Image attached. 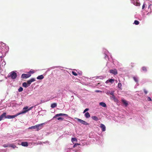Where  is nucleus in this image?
Returning <instances> with one entry per match:
<instances>
[{"label": "nucleus", "mask_w": 152, "mask_h": 152, "mask_svg": "<svg viewBox=\"0 0 152 152\" xmlns=\"http://www.w3.org/2000/svg\"><path fill=\"white\" fill-rule=\"evenodd\" d=\"M44 123H42L40 124L36 125L35 126H31L28 128L29 129H37V131H38L39 130L41 129L42 127V125L44 124Z\"/></svg>", "instance_id": "obj_1"}, {"label": "nucleus", "mask_w": 152, "mask_h": 152, "mask_svg": "<svg viewBox=\"0 0 152 152\" xmlns=\"http://www.w3.org/2000/svg\"><path fill=\"white\" fill-rule=\"evenodd\" d=\"M9 75L13 79H15L17 76V74L14 71L10 73Z\"/></svg>", "instance_id": "obj_2"}, {"label": "nucleus", "mask_w": 152, "mask_h": 152, "mask_svg": "<svg viewBox=\"0 0 152 152\" xmlns=\"http://www.w3.org/2000/svg\"><path fill=\"white\" fill-rule=\"evenodd\" d=\"M21 114V113L20 112L19 113H17L16 115H8L6 116V118H7L9 119L17 117V116H18V115Z\"/></svg>", "instance_id": "obj_3"}, {"label": "nucleus", "mask_w": 152, "mask_h": 152, "mask_svg": "<svg viewBox=\"0 0 152 152\" xmlns=\"http://www.w3.org/2000/svg\"><path fill=\"white\" fill-rule=\"evenodd\" d=\"M31 75L30 74H23L21 75V77L23 79H26L29 77Z\"/></svg>", "instance_id": "obj_4"}, {"label": "nucleus", "mask_w": 152, "mask_h": 152, "mask_svg": "<svg viewBox=\"0 0 152 152\" xmlns=\"http://www.w3.org/2000/svg\"><path fill=\"white\" fill-rule=\"evenodd\" d=\"M77 120V121L80 122L81 124L85 125H88L89 124L87 123L86 121H83L82 119H79L78 118H76Z\"/></svg>", "instance_id": "obj_5"}, {"label": "nucleus", "mask_w": 152, "mask_h": 152, "mask_svg": "<svg viewBox=\"0 0 152 152\" xmlns=\"http://www.w3.org/2000/svg\"><path fill=\"white\" fill-rule=\"evenodd\" d=\"M109 72L114 75H116L118 74L117 70L116 69H111L110 70Z\"/></svg>", "instance_id": "obj_6"}, {"label": "nucleus", "mask_w": 152, "mask_h": 152, "mask_svg": "<svg viewBox=\"0 0 152 152\" xmlns=\"http://www.w3.org/2000/svg\"><path fill=\"white\" fill-rule=\"evenodd\" d=\"M35 80V79L34 78H32L30 79V80L27 81V83L28 85V86H29L31 83L33 82Z\"/></svg>", "instance_id": "obj_7"}, {"label": "nucleus", "mask_w": 152, "mask_h": 152, "mask_svg": "<svg viewBox=\"0 0 152 152\" xmlns=\"http://www.w3.org/2000/svg\"><path fill=\"white\" fill-rule=\"evenodd\" d=\"M35 80V79L34 78H32L30 79V80L27 81V83L28 85V86H29L31 83L33 82Z\"/></svg>", "instance_id": "obj_8"}, {"label": "nucleus", "mask_w": 152, "mask_h": 152, "mask_svg": "<svg viewBox=\"0 0 152 152\" xmlns=\"http://www.w3.org/2000/svg\"><path fill=\"white\" fill-rule=\"evenodd\" d=\"M115 80L114 79H110L106 80L105 82V83L107 84L109 83H110L111 84H112L115 81Z\"/></svg>", "instance_id": "obj_9"}, {"label": "nucleus", "mask_w": 152, "mask_h": 152, "mask_svg": "<svg viewBox=\"0 0 152 152\" xmlns=\"http://www.w3.org/2000/svg\"><path fill=\"white\" fill-rule=\"evenodd\" d=\"M61 116H68V115L64 113H59L56 114L55 116L53 117V118H56L57 117Z\"/></svg>", "instance_id": "obj_10"}, {"label": "nucleus", "mask_w": 152, "mask_h": 152, "mask_svg": "<svg viewBox=\"0 0 152 152\" xmlns=\"http://www.w3.org/2000/svg\"><path fill=\"white\" fill-rule=\"evenodd\" d=\"M100 127L102 128V131L104 132L106 130V127L103 124H101Z\"/></svg>", "instance_id": "obj_11"}, {"label": "nucleus", "mask_w": 152, "mask_h": 152, "mask_svg": "<svg viewBox=\"0 0 152 152\" xmlns=\"http://www.w3.org/2000/svg\"><path fill=\"white\" fill-rule=\"evenodd\" d=\"M6 113H3L0 116V121L2 120V119L4 118L5 117L6 118Z\"/></svg>", "instance_id": "obj_12"}, {"label": "nucleus", "mask_w": 152, "mask_h": 152, "mask_svg": "<svg viewBox=\"0 0 152 152\" xmlns=\"http://www.w3.org/2000/svg\"><path fill=\"white\" fill-rule=\"evenodd\" d=\"M33 107L32 106V107H30V108H29V109H28V110H24V111H23L22 112H21L20 113H21V114L26 113V112H27L28 111L31 110Z\"/></svg>", "instance_id": "obj_13"}, {"label": "nucleus", "mask_w": 152, "mask_h": 152, "mask_svg": "<svg viewBox=\"0 0 152 152\" xmlns=\"http://www.w3.org/2000/svg\"><path fill=\"white\" fill-rule=\"evenodd\" d=\"M21 145L24 146H28V143L26 142H22L21 143Z\"/></svg>", "instance_id": "obj_14"}, {"label": "nucleus", "mask_w": 152, "mask_h": 152, "mask_svg": "<svg viewBox=\"0 0 152 152\" xmlns=\"http://www.w3.org/2000/svg\"><path fill=\"white\" fill-rule=\"evenodd\" d=\"M121 101L122 102L123 104H124L126 106H127L128 105V103L126 100H124L123 99H122L121 100Z\"/></svg>", "instance_id": "obj_15"}, {"label": "nucleus", "mask_w": 152, "mask_h": 152, "mask_svg": "<svg viewBox=\"0 0 152 152\" xmlns=\"http://www.w3.org/2000/svg\"><path fill=\"white\" fill-rule=\"evenodd\" d=\"M84 115L86 118H88L90 117V114L88 112L86 113Z\"/></svg>", "instance_id": "obj_16"}, {"label": "nucleus", "mask_w": 152, "mask_h": 152, "mask_svg": "<svg viewBox=\"0 0 152 152\" xmlns=\"http://www.w3.org/2000/svg\"><path fill=\"white\" fill-rule=\"evenodd\" d=\"M99 105L103 107H106V105L105 103L103 102H101L99 103Z\"/></svg>", "instance_id": "obj_17"}, {"label": "nucleus", "mask_w": 152, "mask_h": 152, "mask_svg": "<svg viewBox=\"0 0 152 152\" xmlns=\"http://www.w3.org/2000/svg\"><path fill=\"white\" fill-rule=\"evenodd\" d=\"M44 77V76L42 75H41L38 76L37 77V79L38 80H42V79Z\"/></svg>", "instance_id": "obj_18"}, {"label": "nucleus", "mask_w": 152, "mask_h": 152, "mask_svg": "<svg viewBox=\"0 0 152 152\" xmlns=\"http://www.w3.org/2000/svg\"><path fill=\"white\" fill-rule=\"evenodd\" d=\"M22 86L23 87L25 88H27L28 86L27 83L26 82H24L22 84Z\"/></svg>", "instance_id": "obj_19"}, {"label": "nucleus", "mask_w": 152, "mask_h": 152, "mask_svg": "<svg viewBox=\"0 0 152 152\" xmlns=\"http://www.w3.org/2000/svg\"><path fill=\"white\" fill-rule=\"evenodd\" d=\"M57 106V104L56 103H53L51 104V107L52 108H53L56 107Z\"/></svg>", "instance_id": "obj_20"}, {"label": "nucleus", "mask_w": 152, "mask_h": 152, "mask_svg": "<svg viewBox=\"0 0 152 152\" xmlns=\"http://www.w3.org/2000/svg\"><path fill=\"white\" fill-rule=\"evenodd\" d=\"M92 118L93 119L96 121H97L98 120V118L96 116H93L92 117Z\"/></svg>", "instance_id": "obj_21"}, {"label": "nucleus", "mask_w": 152, "mask_h": 152, "mask_svg": "<svg viewBox=\"0 0 152 152\" xmlns=\"http://www.w3.org/2000/svg\"><path fill=\"white\" fill-rule=\"evenodd\" d=\"M122 86V85L121 83H118V88H120V89H121Z\"/></svg>", "instance_id": "obj_22"}, {"label": "nucleus", "mask_w": 152, "mask_h": 152, "mask_svg": "<svg viewBox=\"0 0 152 152\" xmlns=\"http://www.w3.org/2000/svg\"><path fill=\"white\" fill-rule=\"evenodd\" d=\"M9 146L12 147L13 148H15L16 147V146L15 145L13 144H11Z\"/></svg>", "instance_id": "obj_23"}, {"label": "nucleus", "mask_w": 152, "mask_h": 152, "mask_svg": "<svg viewBox=\"0 0 152 152\" xmlns=\"http://www.w3.org/2000/svg\"><path fill=\"white\" fill-rule=\"evenodd\" d=\"M112 98L114 100L115 102H116L117 101V99H116V97L114 95H113L112 96Z\"/></svg>", "instance_id": "obj_24"}, {"label": "nucleus", "mask_w": 152, "mask_h": 152, "mask_svg": "<svg viewBox=\"0 0 152 152\" xmlns=\"http://www.w3.org/2000/svg\"><path fill=\"white\" fill-rule=\"evenodd\" d=\"M72 142H73L74 141H77V139L75 138H72L71 139Z\"/></svg>", "instance_id": "obj_25"}, {"label": "nucleus", "mask_w": 152, "mask_h": 152, "mask_svg": "<svg viewBox=\"0 0 152 152\" xmlns=\"http://www.w3.org/2000/svg\"><path fill=\"white\" fill-rule=\"evenodd\" d=\"M133 79L136 82H137L138 81V80L137 78L135 77H133Z\"/></svg>", "instance_id": "obj_26"}, {"label": "nucleus", "mask_w": 152, "mask_h": 152, "mask_svg": "<svg viewBox=\"0 0 152 152\" xmlns=\"http://www.w3.org/2000/svg\"><path fill=\"white\" fill-rule=\"evenodd\" d=\"M134 23L136 25H138L139 24V22L137 20H135L134 21Z\"/></svg>", "instance_id": "obj_27"}, {"label": "nucleus", "mask_w": 152, "mask_h": 152, "mask_svg": "<svg viewBox=\"0 0 152 152\" xmlns=\"http://www.w3.org/2000/svg\"><path fill=\"white\" fill-rule=\"evenodd\" d=\"M142 70L143 71L146 72L147 71V69L146 67L145 66H143L142 68Z\"/></svg>", "instance_id": "obj_28"}, {"label": "nucleus", "mask_w": 152, "mask_h": 152, "mask_svg": "<svg viewBox=\"0 0 152 152\" xmlns=\"http://www.w3.org/2000/svg\"><path fill=\"white\" fill-rule=\"evenodd\" d=\"M23 91V88L22 87H20L18 89V91L19 92L22 91Z\"/></svg>", "instance_id": "obj_29"}, {"label": "nucleus", "mask_w": 152, "mask_h": 152, "mask_svg": "<svg viewBox=\"0 0 152 152\" xmlns=\"http://www.w3.org/2000/svg\"><path fill=\"white\" fill-rule=\"evenodd\" d=\"M72 74L74 76H77V74L75 72L72 71Z\"/></svg>", "instance_id": "obj_30"}, {"label": "nucleus", "mask_w": 152, "mask_h": 152, "mask_svg": "<svg viewBox=\"0 0 152 152\" xmlns=\"http://www.w3.org/2000/svg\"><path fill=\"white\" fill-rule=\"evenodd\" d=\"M28 107L27 106L24 107L23 109V111L28 110Z\"/></svg>", "instance_id": "obj_31"}, {"label": "nucleus", "mask_w": 152, "mask_h": 152, "mask_svg": "<svg viewBox=\"0 0 152 152\" xmlns=\"http://www.w3.org/2000/svg\"><path fill=\"white\" fill-rule=\"evenodd\" d=\"M9 145L7 144H4L3 145V146L4 148H6L9 146Z\"/></svg>", "instance_id": "obj_32"}, {"label": "nucleus", "mask_w": 152, "mask_h": 152, "mask_svg": "<svg viewBox=\"0 0 152 152\" xmlns=\"http://www.w3.org/2000/svg\"><path fill=\"white\" fill-rule=\"evenodd\" d=\"M57 119L58 120H61V121H62L63 120L64 118L61 117H59L57 118Z\"/></svg>", "instance_id": "obj_33"}, {"label": "nucleus", "mask_w": 152, "mask_h": 152, "mask_svg": "<svg viewBox=\"0 0 152 152\" xmlns=\"http://www.w3.org/2000/svg\"><path fill=\"white\" fill-rule=\"evenodd\" d=\"M80 144L78 143H76L73 146V148H75L76 147L77 145H79Z\"/></svg>", "instance_id": "obj_34"}, {"label": "nucleus", "mask_w": 152, "mask_h": 152, "mask_svg": "<svg viewBox=\"0 0 152 152\" xmlns=\"http://www.w3.org/2000/svg\"><path fill=\"white\" fill-rule=\"evenodd\" d=\"M89 110V109L88 108L86 109L84 111L83 113H86V111H88Z\"/></svg>", "instance_id": "obj_35"}, {"label": "nucleus", "mask_w": 152, "mask_h": 152, "mask_svg": "<svg viewBox=\"0 0 152 152\" xmlns=\"http://www.w3.org/2000/svg\"><path fill=\"white\" fill-rule=\"evenodd\" d=\"M148 8H150L151 10H152V4L149 5Z\"/></svg>", "instance_id": "obj_36"}, {"label": "nucleus", "mask_w": 152, "mask_h": 152, "mask_svg": "<svg viewBox=\"0 0 152 152\" xmlns=\"http://www.w3.org/2000/svg\"><path fill=\"white\" fill-rule=\"evenodd\" d=\"M147 100L148 101H152L151 98L150 97H149L148 98Z\"/></svg>", "instance_id": "obj_37"}, {"label": "nucleus", "mask_w": 152, "mask_h": 152, "mask_svg": "<svg viewBox=\"0 0 152 152\" xmlns=\"http://www.w3.org/2000/svg\"><path fill=\"white\" fill-rule=\"evenodd\" d=\"M131 65L132 67H133L134 66V63H131Z\"/></svg>", "instance_id": "obj_38"}, {"label": "nucleus", "mask_w": 152, "mask_h": 152, "mask_svg": "<svg viewBox=\"0 0 152 152\" xmlns=\"http://www.w3.org/2000/svg\"><path fill=\"white\" fill-rule=\"evenodd\" d=\"M144 91L145 94H146L148 93L147 91L145 89L144 90Z\"/></svg>", "instance_id": "obj_39"}, {"label": "nucleus", "mask_w": 152, "mask_h": 152, "mask_svg": "<svg viewBox=\"0 0 152 152\" xmlns=\"http://www.w3.org/2000/svg\"><path fill=\"white\" fill-rule=\"evenodd\" d=\"M110 94L112 96H113L114 95V92L113 91H112L110 93Z\"/></svg>", "instance_id": "obj_40"}, {"label": "nucleus", "mask_w": 152, "mask_h": 152, "mask_svg": "<svg viewBox=\"0 0 152 152\" xmlns=\"http://www.w3.org/2000/svg\"><path fill=\"white\" fill-rule=\"evenodd\" d=\"M145 5L144 4L142 6V9H144V8H145Z\"/></svg>", "instance_id": "obj_41"}, {"label": "nucleus", "mask_w": 152, "mask_h": 152, "mask_svg": "<svg viewBox=\"0 0 152 152\" xmlns=\"http://www.w3.org/2000/svg\"><path fill=\"white\" fill-rule=\"evenodd\" d=\"M30 72H31L32 73H34V72L30 71V72L28 73H29V74H30Z\"/></svg>", "instance_id": "obj_42"}, {"label": "nucleus", "mask_w": 152, "mask_h": 152, "mask_svg": "<svg viewBox=\"0 0 152 152\" xmlns=\"http://www.w3.org/2000/svg\"><path fill=\"white\" fill-rule=\"evenodd\" d=\"M115 81L116 83H117V80H115Z\"/></svg>", "instance_id": "obj_43"}, {"label": "nucleus", "mask_w": 152, "mask_h": 152, "mask_svg": "<svg viewBox=\"0 0 152 152\" xmlns=\"http://www.w3.org/2000/svg\"><path fill=\"white\" fill-rule=\"evenodd\" d=\"M1 58H2V56H1V57H0Z\"/></svg>", "instance_id": "obj_44"}]
</instances>
